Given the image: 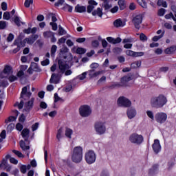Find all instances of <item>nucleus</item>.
Returning <instances> with one entry per match:
<instances>
[{
    "label": "nucleus",
    "mask_w": 176,
    "mask_h": 176,
    "mask_svg": "<svg viewBox=\"0 0 176 176\" xmlns=\"http://www.w3.org/2000/svg\"><path fill=\"white\" fill-rule=\"evenodd\" d=\"M80 114L82 118H87V116H90V113H91V109L89 106H82L80 107Z\"/></svg>",
    "instance_id": "11"
},
{
    "label": "nucleus",
    "mask_w": 176,
    "mask_h": 176,
    "mask_svg": "<svg viewBox=\"0 0 176 176\" xmlns=\"http://www.w3.org/2000/svg\"><path fill=\"white\" fill-rule=\"evenodd\" d=\"M57 52V45H53L51 47V56L52 57H54V54Z\"/></svg>",
    "instance_id": "37"
},
{
    "label": "nucleus",
    "mask_w": 176,
    "mask_h": 176,
    "mask_svg": "<svg viewBox=\"0 0 176 176\" xmlns=\"http://www.w3.org/2000/svg\"><path fill=\"white\" fill-rule=\"evenodd\" d=\"M75 11L77 12V13H83L86 12V8L78 4L75 8Z\"/></svg>",
    "instance_id": "25"
},
{
    "label": "nucleus",
    "mask_w": 176,
    "mask_h": 176,
    "mask_svg": "<svg viewBox=\"0 0 176 176\" xmlns=\"http://www.w3.org/2000/svg\"><path fill=\"white\" fill-rule=\"evenodd\" d=\"M58 65L59 69V74L61 75H64L65 76H69V75H72V70L69 69V65L67 64L65 61L60 59L58 60Z\"/></svg>",
    "instance_id": "4"
},
{
    "label": "nucleus",
    "mask_w": 176,
    "mask_h": 176,
    "mask_svg": "<svg viewBox=\"0 0 176 176\" xmlns=\"http://www.w3.org/2000/svg\"><path fill=\"white\" fill-rule=\"evenodd\" d=\"M133 38H124L122 41V43H131V42H133Z\"/></svg>",
    "instance_id": "60"
},
{
    "label": "nucleus",
    "mask_w": 176,
    "mask_h": 176,
    "mask_svg": "<svg viewBox=\"0 0 176 176\" xmlns=\"http://www.w3.org/2000/svg\"><path fill=\"white\" fill-rule=\"evenodd\" d=\"M3 20H10V13L9 12H6L3 15Z\"/></svg>",
    "instance_id": "45"
},
{
    "label": "nucleus",
    "mask_w": 176,
    "mask_h": 176,
    "mask_svg": "<svg viewBox=\"0 0 176 176\" xmlns=\"http://www.w3.org/2000/svg\"><path fill=\"white\" fill-rule=\"evenodd\" d=\"M83 159V148L80 146L74 148L72 160L74 163H80Z\"/></svg>",
    "instance_id": "3"
},
{
    "label": "nucleus",
    "mask_w": 176,
    "mask_h": 176,
    "mask_svg": "<svg viewBox=\"0 0 176 176\" xmlns=\"http://www.w3.org/2000/svg\"><path fill=\"white\" fill-rule=\"evenodd\" d=\"M14 129V124L11 123L7 126L8 133H12V131Z\"/></svg>",
    "instance_id": "46"
},
{
    "label": "nucleus",
    "mask_w": 176,
    "mask_h": 176,
    "mask_svg": "<svg viewBox=\"0 0 176 176\" xmlns=\"http://www.w3.org/2000/svg\"><path fill=\"white\" fill-rule=\"evenodd\" d=\"M124 87V84L122 83V81L119 83V82H116L113 85H111L109 87V89H115V87Z\"/></svg>",
    "instance_id": "34"
},
{
    "label": "nucleus",
    "mask_w": 176,
    "mask_h": 176,
    "mask_svg": "<svg viewBox=\"0 0 176 176\" xmlns=\"http://www.w3.org/2000/svg\"><path fill=\"white\" fill-rule=\"evenodd\" d=\"M156 122L161 124L164 123L167 120V114L164 112L157 113L155 116Z\"/></svg>",
    "instance_id": "10"
},
{
    "label": "nucleus",
    "mask_w": 176,
    "mask_h": 176,
    "mask_svg": "<svg viewBox=\"0 0 176 176\" xmlns=\"http://www.w3.org/2000/svg\"><path fill=\"white\" fill-rule=\"evenodd\" d=\"M175 50H176V47L171 46L165 50V53H166V54H173V53H174V52H175Z\"/></svg>",
    "instance_id": "30"
},
{
    "label": "nucleus",
    "mask_w": 176,
    "mask_h": 176,
    "mask_svg": "<svg viewBox=\"0 0 176 176\" xmlns=\"http://www.w3.org/2000/svg\"><path fill=\"white\" fill-rule=\"evenodd\" d=\"M8 165V161L6 160H3L2 162L0 164V168H3Z\"/></svg>",
    "instance_id": "57"
},
{
    "label": "nucleus",
    "mask_w": 176,
    "mask_h": 176,
    "mask_svg": "<svg viewBox=\"0 0 176 176\" xmlns=\"http://www.w3.org/2000/svg\"><path fill=\"white\" fill-rule=\"evenodd\" d=\"M107 42H109V43L116 45L117 43H120V42H122V38H120V37H118L116 38H114L113 37H107Z\"/></svg>",
    "instance_id": "21"
},
{
    "label": "nucleus",
    "mask_w": 176,
    "mask_h": 176,
    "mask_svg": "<svg viewBox=\"0 0 176 176\" xmlns=\"http://www.w3.org/2000/svg\"><path fill=\"white\" fill-rule=\"evenodd\" d=\"M146 115L147 116H148L150 118V119H151L152 120H153L155 119V116H153V112H152V111H146Z\"/></svg>",
    "instance_id": "50"
},
{
    "label": "nucleus",
    "mask_w": 176,
    "mask_h": 176,
    "mask_svg": "<svg viewBox=\"0 0 176 176\" xmlns=\"http://www.w3.org/2000/svg\"><path fill=\"white\" fill-rule=\"evenodd\" d=\"M58 74H52L51 76V78L50 80V83H54L57 85V83H60V79L62 76L61 73H60V69H58L57 70Z\"/></svg>",
    "instance_id": "12"
},
{
    "label": "nucleus",
    "mask_w": 176,
    "mask_h": 176,
    "mask_svg": "<svg viewBox=\"0 0 176 176\" xmlns=\"http://www.w3.org/2000/svg\"><path fill=\"white\" fill-rule=\"evenodd\" d=\"M130 80H131V77L130 76H124L121 78V83H122L124 86H126V83L130 82Z\"/></svg>",
    "instance_id": "29"
},
{
    "label": "nucleus",
    "mask_w": 176,
    "mask_h": 176,
    "mask_svg": "<svg viewBox=\"0 0 176 176\" xmlns=\"http://www.w3.org/2000/svg\"><path fill=\"white\" fill-rule=\"evenodd\" d=\"M132 23L135 28L140 30L141 28V24H142V14L135 15L132 19Z\"/></svg>",
    "instance_id": "9"
},
{
    "label": "nucleus",
    "mask_w": 176,
    "mask_h": 176,
    "mask_svg": "<svg viewBox=\"0 0 176 176\" xmlns=\"http://www.w3.org/2000/svg\"><path fill=\"white\" fill-rule=\"evenodd\" d=\"M118 5L120 6V10H124V9L126 8V5L124 4V1L123 0H120L118 1Z\"/></svg>",
    "instance_id": "38"
},
{
    "label": "nucleus",
    "mask_w": 176,
    "mask_h": 176,
    "mask_svg": "<svg viewBox=\"0 0 176 176\" xmlns=\"http://www.w3.org/2000/svg\"><path fill=\"white\" fill-rule=\"evenodd\" d=\"M95 131L98 135H102V134H105L107 131V126H105V122L104 121H98L95 124Z\"/></svg>",
    "instance_id": "6"
},
{
    "label": "nucleus",
    "mask_w": 176,
    "mask_h": 176,
    "mask_svg": "<svg viewBox=\"0 0 176 176\" xmlns=\"http://www.w3.org/2000/svg\"><path fill=\"white\" fill-rule=\"evenodd\" d=\"M58 34L60 35H65V34H67V32L61 26H59Z\"/></svg>",
    "instance_id": "51"
},
{
    "label": "nucleus",
    "mask_w": 176,
    "mask_h": 176,
    "mask_svg": "<svg viewBox=\"0 0 176 176\" xmlns=\"http://www.w3.org/2000/svg\"><path fill=\"white\" fill-rule=\"evenodd\" d=\"M159 173V166L157 165H154L148 171L149 175H155Z\"/></svg>",
    "instance_id": "23"
},
{
    "label": "nucleus",
    "mask_w": 176,
    "mask_h": 176,
    "mask_svg": "<svg viewBox=\"0 0 176 176\" xmlns=\"http://www.w3.org/2000/svg\"><path fill=\"white\" fill-rule=\"evenodd\" d=\"M86 75H87V72H85L82 73L81 75L78 76V79H80V80H83L84 79H86Z\"/></svg>",
    "instance_id": "59"
},
{
    "label": "nucleus",
    "mask_w": 176,
    "mask_h": 176,
    "mask_svg": "<svg viewBox=\"0 0 176 176\" xmlns=\"http://www.w3.org/2000/svg\"><path fill=\"white\" fill-rule=\"evenodd\" d=\"M50 25H51L52 27V30L53 31H57V23H54V22H51L50 23Z\"/></svg>",
    "instance_id": "58"
},
{
    "label": "nucleus",
    "mask_w": 176,
    "mask_h": 176,
    "mask_svg": "<svg viewBox=\"0 0 176 176\" xmlns=\"http://www.w3.org/2000/svg\"><path fill=\"white\" fill-rule=\"evenodd\" d=\"M122 48L120 47H116L113 50V53H115L116 54H120V53H122Z\"/></svg>",
    "instance_id": "55"
},
{
    "label": "nucleus",
    "mask_w": 176,
    "mask_h": 176,
    "mask_svg": "<svg viewBox=\"0 0 176 176\" xmlns=\"http://www.w3.org/2000/svg\"><path fill=\"white\" fill-rule=\"evenodd\" d=\"M126 54L131 57H142V56H144V52H135L132 50H126Z\"/></svg>",
    "instance_id": "19"
},
{
    "label": "nucleus",
    "mask_w": 176,
    "mask_h": 176,
    "mask_svg": "<svg viewBox=\"0 0 176 176\" xmlns=\"http://www.w3.org/2000/svg\"><path fill=\"white\" fill-rule=\"evenodd\" d=\"M141 67V60L136 61L131 64L132 68H140Z\"/></svg>",
    "instance_id": "41"
},
{
    "label": "nucleus",
    "mask_w": 176,
    "mask_h": 176,
    "mask_svg": "<svg viewBox=\"0 0 176 176\" xmlns=\"http://www.w3.org/2000/svg\"><path fill=\"white\" fill-rule=\"evenodd\" d=\"M25 43H27L25 38L22 41H20V40H16L14 41V45H16L19 47H24V46H25Z\"/></svg>",
    "instance_id": "27"
},
{
    "label": "nucleus",
    "mask_w": 176,
    "mask_h": 176,
    "mask_svg": "<svg viewBox=\"0 0 176 176\" xmlns=\"http://www.w3.org/2000/svg\"><path fill=\"white\" fill-rule=\"evenodd\" d=\"M167 97L163 94H160L157 96H154L151 99V106L152 108L159 109L163 108L167 104Z\"/></svg>",
    "instance_id": "2"
},
{
    "label": "nucleus",
    "mask_w": 176,
    "mask_h": 176,
    "mask_svg": "<svg viewBox=\"0 0 176 176\" xmlns=\"http://www.w3.org/2000/svg\"><path fill=\"white\" fill-rule=\"evenodd\" d=\"M92 16H98V17H102V10L98 8L96 10L92 12Z\"/></svg>",
    "instance_id": "28"
},
{
    "label": "nucleus",
    "mask_w": 176,
    "mask_h": 176,
    "mask_svg": "<svg viewBox=\"0 0 176 176\" xmlns=\"http://www.w3.org/2000/svg\"><path fill=\"white\" fill-rule=\"evenodd\" d=\"M17 118L14 116H10L8 119L5 120V123H9L10 122H14Z\"/></svg>",
    "instance_id": "48"
},
{
    "label": "nucleus",
    "mask_w": 176,
    "mask_h": 176,
    "mask_svg": "<svg viewBox=\"0 0 176 176\" xmlns=\"http://www.w3.org/2000/svg\"><path fill=\"white\" fill-rule=\"evenodd\" d=\"M103 8H104L105 10H108V9H111L112 8V5L108 3V1H104L102 3Z\"/></svg>",
    "instance_id": "35"
},
{
    "label": "nucleus",
    "mask_w": 176,
    "mask_h": 176,
    "mask_svg": "<svg viewBox=\"0 0 176 176\" xmlns=\"http://www.w3.org/2000/svg\"><path fill=\"white\" fill-rule=\"evenodd\" d=\"M34 3V0H25V8H30V5Z\"/></svg>",
    "instance_id": "52"
},
{
    "label": "nucleus",
    "mask_w": 176,
    "mask_h": 176,
    "mask_svg": "<svg viewBox=\"0 0 176 176\" xmlns=\"http://www.w3.org/2000/svg\"><path fill=\"white\" fill-rule=\"evenodd\" d=\"M64 132V129H63V127L60 128L58 131H57V134H56V138L58 141H60L61 140V138H63V133Z\"/></svg>",
    "instance_id": "32"
},
{
    "label": "nucleus",
    "mask_w": 176,
    "mask_h": 176,
    "mask_svg": "<svg viewBox=\"0 0 176 176\" xmlns=\"http://www.w3.org/2000/svg\"><path fill=\"white\" fill-rule=\"evenodd\" d=\"M138 3L139 5H140V6H142V8H144V9H146V8H148L146 6V2H145L144 0H138Z\"/></svg>",
    "instance_id": "39"
},
{
    "label": "nucleus",
    "mask_w": 176,
    "mask_h": 176,
    "mask_svg": "<svg viewBox=\"0 0 176 176\" xmlns=\"http://www.w3.org/2000/svg\"><path fill=\"white\" fill-rule=\"evenodd\" d=\"M20 148L22 149L23 151L26 152L27 156H30V146L25 144V142L23 140H21L19 142Z\"/></svg>",
    "instance_id": "15"
},
{
    "label": "nucleus",
    "mask_w": 176,
    "mask_h": 176,
    "mask_svg": "<svg viewBox=\"0 0 176 176\" xmlns=\"http://www.w3.org/2000/svg\"><path fill=\"white\" fill-rule=\"evenodd\" d=\"M85 160L88 164H93V163H96V153L94 151L89 150L88 152L85 153Z\"/></svg>",
    "instance_id": "7"
},
{
    "label": "nucleus",
    "mask_w": 176,
    "mask_h": 176,
    "mask_svg": "<svg viewBox=\"0 0 176 176\" xmlns=\"http://www.w3.org/2000/svg\"><path fill=\"white\" fill-rule=\"evenodd\" d=\"M100 176H110V175H109V173L108 172V170H103L100 173Z\"/></svg>",
    "instance_id": "63"
},
{
    "label": "nucleus",
    "mask_w": 176,
    "mask_h": 176,
    "mask_svg": "<svg viewBox=\"0 0 176 176\" xmlns=\"http://www.w3.org/2000/svg\"><path fill=\"white\" fill-rule=\"evenodd\" d=\"M76 53L78 54H85V53H86V50L82 47H78L76 50Z\"/></svg>",
    "instance_id": "44"
},
{
    "label": "nucleus",
    "mask_w": 176,
    "mask_h": 176,
    "mask_svg": "<svg viewBox=\"0 0 176 176\" xmlns=\"http://www.w3.org/2000/svg\"><path fill=\"white\" fill-rule=\"evenodd\" d=\"M31 91H30V86H25L22 89V91L21 93V97L22 100L20 103L16 102L15 106L17 105L19 109H23V107H24L23 112H30L31 109L34 107V98H32L30 100L25 102L24 104V101L27 100H30V97H31Z\"/></svg>",
    "instance_id": "1"
},
{
    "label": "nucleus",
    "mask_w": 176,
    "mask_h": 176,
    "mask_svg": "<svg viewBox=\"0 0 176 176\" xmlns=\"http://www.w3.org/2000/svg\"><path fill=\"white\" fill-rule=\"evenodd\" d=\"M3 74H4V75H6V76H10V75H12L13 74V69H12V67L10 66H6Z\"/></svg>",
    "instance_id": "22"
},
{
    "label": "nucleus",
    "mask_w": 176,
    "mask_h": 176,
    "mask_svg": "<svg viewBox=\"0 0 176 176\" xmlns=\"http://www.w3.org/2000/svg\"><path fill=\"white\" fill-rule=\"evenodd\" d=\"M113 25L116 28H120L126 25V21L122 20L121 19H118L114 21Z\"/></svg>",
    "instance_id": "16"
},
{
    "label": "nucleus",
    "mask_w": 176,
    "mask_h": 176,
    "mask_svg": "<svg viewBox=\"0 0 176 176\" xmlns=\"http://www.w3.org/2000/svg\"><path fill=\"white\" fill-rule=\"evenodd\" d=\"M129 141L131 144H135V145H141L144 142V136L137 133H133L129 135Z\"/></svg>",
    "instance_id": "5"
},
{
    "label": "nucleus",
    "mask_w": 176,
    "mask_h": 176,
    "mask_svg": "<svg viewBox=\"0 0 176 176\" xmlns=\"http://www.w3.org/2000/svg\"><path fill=\"white\" fill-rule=\"evenodd\" d=\"M39 127V122H36L32 126V131H36Z\"/></svg>",
    "instance_id": "53"
},
{
    "label": "nucleus",
    "mask_w": 176,
    "mask_h": 176,
    "mask_svg": "<svg viewBox=\"0 0 176 176\" xmlns=\"http://www.w3.org/2000/svg\"><path fill=\"white\" fill-rule=\"evenodd\" d=\"M6 28V21H0V30H5Z\"/></svg>",
    "instance_id": "56"
},
{
    "label": "nucleus",
    "mask_w": 176,
    "mask_h": 176,
    "mask_svg": "<svg viewBox=\"0 0 176 176\" xmlns=\"http://www.w3.org/2000/svg\"><path fill=\"white\" fill-rule=\"evenodd\" d=\"M14 21L15 24H16L18 25V27H20V25H21L20 24L21 22L20 21V18H19V16H15Z\"/></svg>",
    "instance_id": "54"
},
{
    "label": "nucleus",
    "mask_w": 176,
    "mask_h": 176,
    "mask_svg": "<svg viewBox=\"0 0 176 176\" xmlns=\"http://www.w3.org/2000/svg\"><path fill=\"white\" fill-rule=\"evenodd\" d=\"M118 104L119 107L129 108V107H131V101L126 97L121 96L118 99Z\"/></svg>",
    "instance_id": "8"
},
{
    "label": "nucleus",
    "mask_w": 176,
    "mask_h": 176,
    "mask_svg": "<svg viewBox=\"0 0 176 176\" xmlns=\"http://www.w3.org/2000/svg\"><path fill=\"white\" fill-rule=\"evenodd\" d=\"M21 135L25 141H28V138L30 137V130L28 129H24L21 132Z\"/></svg>",
    "instance_id": "24"
},
{
    "label": "nucleus",
    "mask_w": 176,
    "mask_h": 176,
    "mask_svg": "<svg viewBox=\"0 0 176 176\" xmlns=\"http://www.w3.org/2000/svg\"><path fill=\"white\" fill-rule=\"evenodd\" d=\"M54 35H55V34L52 31H46L43 32V37L45 39H49V38H50L51 36H53Z\"/></svg>",
    "instance_id": "31"
},
{
    "label": "nucleus",
    "mask_w": 176,
    "mask_h": 176,
    "mask_svg": "<svg viewBox=\"0 0 176 176\" xmlns=\"http://www.w3.org/2000/svg\"><path fill=\"white\" fill-rule=\"evenodd\" d=\"M152 148L153 150V152L157 155L160 151H162V146L160 145V141L159 140L155 139L154 140V143L152 145Z\"/></svg>",
    "instance_id": "13"
},
{
    "label": "nucleus",
    "mask_w": 176,
    "mask_h": 176,
    "mask_svg": "<svg viewBox=\"0 0 176 176\" xmlns=\"http://www.w3.org/2000/svg\"><path fill=\"white\" fill-rule=\"evenodd\" d=\"M140 41H142V42H145L148 41V37H146V35H145V34L141 33L140 34Z\"/></svg>",
    "instance_id": "43"
},
{
    "label": "nucleus",
    "mask_w": 176,
    "mask_h": 176,
    "mask_svg": "<svg viewBox=\"0 0 176 176\" xmlns=\"http://www.w3.org/2000/svg\"><path fill=\"white\" fill-rule=\"evenodd\" d=\"M39 38V36L38 34L32 35L30 37L25 38V41L28 43V45H32L35 43V41Z\"/></svg>",
    "instance_id": "18"
},
{
    "label": "nucleus",
    "mask_w": 176,
    "mask_h": 176,
    "mask_svg": "<svg viewBox=\"0 0 176 176\" xmlns=\"http://www.w3.org/2000/svg\"><path fill=\"white\" fill-rule=\"evenodd\" d=\"M30 68L34 71V72H41V71H42V69H41L39 68V66H38V64L35 63H32L30 65Z\"/></svg>",
    "instance_id": "26"
},
{
    "label": "nucleus",
    "mask_w": 176,
    "mask_h": 176,
    "mask_svg": "<svg viewBox=\"0 0 176 176\" xmlns=\"http://www.w3.org/2000/svg\"><path fill=\"white\" fill-rule=\"evenodd\" d=\"M164 36V32H163L162 33L161 35L160 36H155L152 38V41H153V42H157V41H159V39H162V37Z\"/></svg>",
    "instance_id": "42"
},
{
    "label": "nucleus",
    "mask_w": 176,
    "mask_h": 176,
    "mask_svg": "<svg viewBox=\"0 0 176 176\" xmlns=\"http://www.w3.org/2000/svg\"><path fill=\"white\" fill-rule=\"evenodd\" d=\"M126 115L129 119H134V117L137 116V110L133 107H130L127 109Z\"/></svg>",
    "instance_id": "14"
},
{
    "label": "nucleus",
    "mask_w": 176,
    "mask_h": 176,
    "mask_svg": "<svg viewBox=\"0 0 176 176\" xmlns=\"http://www.w3.org/2000/svg\"><path fill=\"white\" fill-rule=\"evenodd\" d=\"M166 13V10L164 8H161L158 10V16H164Z\"/></svg>",
    "instance_id": "62"
},
{
    "label": "nucleus",
    "mask_w": 176,
    "mask_h": 176,
    "mask_svg": "<svg viewBox=\"0 0 176 176\" xmlns=\"http://www.w3.org/2000/svg\"><path fill=\"white\" fill-rule=\"evenodd\" d=\"M16 129L18 131H21V130H23V124L20 123L16 124Z\"/></svg>",
    "instance_id": "64"
},
{
    "label": "nucleus",
    "mask_w": 176,
    "mask_h": 176,
    "mask_svg": "<svg viewBox=\"0 0 176 176\" xmlns=\"http://www.w3.org/2000/svg\"><path fill=\"white\" fill-rule=\"evenodd\" d=\"M73 133H74V131H72V129H71L69 128H66V129H65V136L67 137V138L71 139L72 138L71 135H72Z\"/></svg>",
    "instance_id": "33"
},
{
    "label": "nucleus",
    "mask_w": 176,
    "mask_h": 176,
    "mask_svg": "<svg viewBox=\"0 0 176 176\" xmlns=\"http://www.w3.org/2000/svg\"><path fill=\"white\" fill-rule=\"evenodd\" d=\"M165 19H166V20H170V19H173V21H176V19L174 17V14L172 12L166 14Z\"/></svg>",
    "instance_id": "40"
},
{
    "label": "nucleus",
    "mask_w": 176,
    "mask_h": 176,
    "mask_svg": "<svg viewBox=\"0 0 176 176\" xmlns=\"http://www.w3.org/2000/svg\"><path fill=\"white\" fill-rule=\"evenodd\" d=\"M157 5L158 6H163V8H167V2L164 1V0H158Z\"/></svg>",
    "instance_id": "36"
},
{
    "label": "nucleus",
    "mask_w": 176,
    "mask_h": 176,
    "mask_svg": "<svg viewBox=\"0 0 176 176\" xmlns=\"http://www.w3.org/2000/svg\"><path fill=\"white\" fill-rule=\"evenodd\" d=\"M20 171L21 173H22L23 174H25V173H27V166L25 165H21L20 166Z\"/></svg>",
    "instance_id": "49"
},
{
    "label": "nucleus",
    "mask_w": 176,
    "mask_h": 176,
    "mask_svg": "<svg viewBox=\"0 0 176 176\" xmlns=\"http://www.w3.org/2000/svg\"><path fill=\"white\" fill-rule=\"evenodd\" d=\"M13 153L18 156V157H24V155L23 153L17 150H13L12 151Z\"/></svg>",
    "instance_id": "47"
},
{
    "label": "nucleus",
    "mask_w": 176,
    "mask_h": 176,
    "mask_svg": "<svg viewBox=\"0 0 176 176\" xmlns=\"http://www.w3.org/2000/svg\"><path fill=\"white\" fill-rule=\"evenodd\" d=\"M13 39H14V35H13V34L10 33L7 38V42H12V41H13Z\"/></svg>",
    "instance_id": "61"
},
{
    "label": "nucleus",
    "mask_w": 176,
    "mask_h": 176,
    "mask_svg": "<svg viewBox=\"0 0 176 176\" xmlns=\"http://www.w3.org/2000/svg\"><path fill=\"white\" fill-rule=\"evenodd\" d=\"M89 78H97V76L101 75V74H102V71H98V72H96L94 69H91L88 71L87 72Z\"/></svg>",
    "instance_id": "20"
},
{
    "label": "nucleus",
    "mask_w": 176,
    "mask_h": 176,
    "mask_svg": "<svg viewBox=\"0 0 176 176\" xmlns=\"http://www.w3.org/2000/svg\"><path fill=\"white\" fill-rule=\"evenodd\" d=\"M89 6H87V13H91L94 9V6H97L98 3L94 0H89L88 1Z\"/></svg>",
    "instance_id": "17"
}]
</instances>
